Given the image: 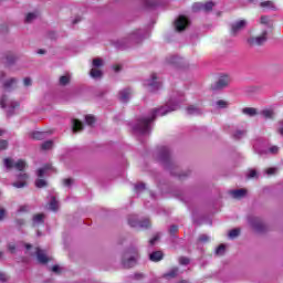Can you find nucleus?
I'll list each match as a JSON object with an SVG mask.
<instances>
[{"instance_id": "obj_57", "label": "nucleus", "mask_w": 283, "mask_h": 283, "mask_svg": "<svg viewBox=\"0 0 283 283\" xmlns=\"http://www.w3.org/2000/svg\"><path fill=\"white\" fill-rule=\"evenodd\" d=\"M258 176V171L251 170L250 174L248 175V178H255Z\"/></svg>"}, {"instance_id": "obj_48", "label": "nucleus", "mask_w": 283, "mask_h": 283, "mask_svg": "<svg viewBox=\"0 0 283 283\" xmlns=\"http://www.w3.org/2000/svg\"><path fill=\"white\" fill-rule=\"evenodd\" d=\"M23 85H24V87H30V85H32V78L24 77Z\"/></svg>"}, {"instance_id": "obj_4", "label": "nucleus", "mask_w": 283, "mask_h": 283, "mask_svg": "<svg viewBox=\"0 0 283 283\" xmlns=\"http://www.w3.org/2000/svg\"><path fill=\"white\" fill-rule=\"evenodd\" d=\"M268 36H269V31L263 30L261 32V35L251 36L247 40V42L249 45H251V48H254L255 45H264V43H266Z\"/></svg>"}, {"instance_id": "obj_45", "label": "nucleus", "mask_w": 283, "mask_h": 283, "mask_svg": "<svg viewBox=\"0 0 283 283\" xmlns=\"http://www.w3.org/2000/svg\"><path fill=\"white\" fill-rule=\"evenodd\" d=\"M93 65H94V67H102V65H103V60L102 59H94L93 60Z\"/></svg>"}, {"instance_id": "obj_14", "label": "nucleus", "mask_w": 283, "mask_h": 283, "mask_svg": "<svg viewBox=\"0 0 283 283\" xmlns=\"http://www.w3.org/2000/svg\"><path fill=\"white\" fill-rule=\"evenodd\" d=\"M163 258H165V254L163 253V251H155L149 254L150 262H160V260H163Z\"/></svg>"}, {"instance_id": "obj_24", "label": "nucleus", "mask_w": 283, "mask_h": 283, "mask_svg": "<svg viewBox=\"0 0 283 283\" xmlns=\"http://www.w3.org/2000/svg\"><path fill=\"white\" fill-rule=\"evenodd\" d=\"M13 167H14L15 169H18V171H23V170L25 169V167H27L25 160L19 159V160L13 165Z\"/></svg>"}, {"instance_id": "obj_47", "label": "nucleus", "mask_w": 283, "mask_h": 283, "mask_svg": "<svg viewBox=\"0 0 283 283\" xmlns=\"http://www.w3.org/2000/svg\"><path fill=\"white\" fill-rule=\"evenodd\" d=\"M8 249L10 251V253H17V244L14 243H9L8 244Z\"/></svg>"}, {"instance_id": "obj_62", "label": "nucleus", "mask_w": 283, "mask_h": 283, "mask_svg": "<svg viewBox=\"0 0 283 283\" xmlns=\"http://www.w3.org/2000/svg\"><path fill=\"white\" fill-rule=\"evenodd\" d=\"M113 70H115L116 72H120V65H114Z\"/></svg>"}, {"instance_id": "obj_8", "label": "nucleus", "mask_w": 283, "mask_h": 283, "mask_svg": "<svg viewBox=\"0 0 283 283\" xmlns=\"http://www.w3.org/2000/svg\"><path fill=\"white\" fill-rule=\"evenodd\" d=\"M188 25H189V20L185 15H180L175 22V28L177 32H182L187 30Z\"/></svg>"}, {"instance_id": "obj_21", "label": "nucleus", "mask_w": 283, "mask_h": 283, "mask_svg": "<svg viewBox=\"0 0 283 283\" xmlns=\"http://www.w3.org/2000/svg\"><path fill=\"white\" fill-rule=\"evenodd\" d=\"M260 7L266 10H275V4L271 0L261 2Z\"/></svg>"}, {"instance_id": "obj_29", "label": "nucleus", "mask_w": 283, "mask_h": 283, "mask_svg": "<svg viewBox=\"0 0 283 283\" xmlns=\"http://www.w3.org/2000/svg\"><path fill=\"white\" fill-rule=\"evenodd\" d=\"M90 74H91L92 78H101V76H103V72L97 69H92Z\"/></svg>"}, {"instance_id": "obj_25", "label": "nucleus", "mask_w": 283, "mask_h": 283, "mask_svg": "<svg viewBox=\"0 0 283 283\" xmlns=\"http://www.w3.org/2000/svg\"><path fill=\"white\" fill-rule=\"evenodd\" d=\"M31 138L33 140H43V138H45V133H43V132H33L31 134Z\"/></svg>"}, {"instance_id": "obj_53", "label": "nucleus", "mask_w": 283, "mask_h": 283, "mask_svg": "<svg viewBox=\"0 0 283 283\" xmlns=\"http://www.w3.org/2000/svg\"><path fill=\"white\" fill-rule=\"evenodd\" d=\"M17 227H23L25 224V219H15Z\"/></svg>"}, {"instance_id": "obj_58", "label": "nucleus", "mask_w": 283, "mask_h": 283, "mask_svg": "<svg viewBox=\"0 0 283 283\" xmlns=\"http://www.w3.org/2000/svg\"><path fill=\"white\" fill-rule=\"evenodd\" d=\"M266 174L268 176H273V174H275V168H268Z\"/></svg>"}, {"instance_id": "obj_20", "label": "nucleus", "mask_w": 283, "mask_h": 283, "mask_svg": "<svg viewBox=\"0 0 283 283\" xmlns=\"http://www.w3.org/2000/svg\"><path fill=\"white\" fill-rule=\"evenodd\" d=\"M242 114H245V116H256L258 109L253 107H245L242 109Z\"/></svg>"}, {"instance_id": "obj_51", "label": "nucleus", "mask_w": 283, "mask_h": 283, "mask_svg": "<svg viewBox=\"0 0 283 283\" xmlns=\"http://www.w3.org/2000/svg\"><path fill=\"white\" fill-rule=\"evenodd\" d=\"M244 134H247V132L244 130H237L234 134V138H242V136H244Z\"/></svg>"}, {"instance_id": "obj_6", "label": "nucleus", "mask_w": 283, "mask_h": 283, "mask_svg": "<svg viewBox=\"0 0 283 283\" xmlns=\"http://www.w3.org/2000/svg\"><path fill=\"white\" fill-rule=\"evenodd\" d=\"M158 77L156 76V73L151 74V80H147L145 82L146 87H148V92H157V90H160V83L157 82Z\"/></svg>"}, {"instance_id": "obj_61", "label": "nucleus", "mask_w": 283, "mask_h": 283, "mask_svg": "<svg viewBox=\"0 0 283 283\" xmlns=\"http://www.w3.org/2000/svg\"><path fill=\"white\" fill-rule=\"evenodd\" d=\"M6 218V209L0 208V220H3Z\"/></svg>"}, {"instance_id": "obj_30", "label": "nucleus", "mask_w": 283, "mask_h": 283, "mask_svg": "<svg viewBox=\"0 0 283 283\" xmlns=\"http://www.w3.org/2000/svg\"><path fill=\"white\" fill-rule=\"evenodd\" d=\"M238 235H240V229L239 228L230 230V232H229V239L230 240H235V238H238Z\"/></svg>"}, {"instance_id": "obj_23", "label": "nucleus", "mask_w": 283, "mask_h": 283, "mask_svg": "<svg viewBox=\"0 0 283 283\" xmlns=\"http://www.w3.org/2000/svg\"><path fill=\"white\" fill-rule=\"evenodd\" d=\"M216 3L213 1H207L203 3V12H212Z\"/></svg>"}, {"instance_id": "obj_26", "label": "nucleus", "mask_w": 283, "mask_h": 283, "mask_svg": "<svg viewBox=\"0 0 283 283\" xmlns=\"http://www.w3.org/2000/svg\"><path fill=\"white\" fill-rule=\"evenodd\" d=\"M51 211H59V201H56V197L51 198V202L49 203Z\"/></svg>"}, {"instance_id": "obj_41", "label": "nucleus", "mask_w": 283, "mask_h": 283, "mask_svg": "<svg viewBox=\"0 0 283 283\" xmlns=\"http://www.w3.org/2000/svg\"><path fill=\"white\" fill-rule=\"evenodd\" d=\"M7 103H8V96L2 95L1 98H0V107H2V109H6Z\"/></svg>"}, {"instance_id": "obj_19", "label": "nucleus", "mask_w": 283, "mask_h": 283, "mask_svg": "<svg viewBox=\"0 0 283 283\" xmlns=\"http://www.w3.org/2000/svg\"><path fill=\"white\" fill-rule=\"evenodd\" d=\"M14 61H17V56H14V54H12V53H8V54L3 57V63H6L7 65H12V64H14Z\"/></svg>"}, {"instance_id": "obj_37", "label": "nucleus", "mask_w": 283, "mask_h": 283, "mask_svg": "<svg viewBox=\"0 0 283 283\" xmlns=\"http://www.w3.org/2000/svg\"><path fill=\"white\" fill-rule=\"evenodd\" d=\"M262 116H264V118H273V111L272 109H263Z\"/></svg>"}, {"instance_id": "obj_55", "label": "nucleus", "mask_w": 283, "mask_h": 283, "mask_svg": "<svg viewBox=\"0 0 283 283\" xmlns=\"http://www.w3.org/2000/svg\"><path fill=\"white\" fill-rule=\"evenodd\" d=\"M199 242H209V237H207L206 234L200 235L198 239Z\"/></svg>"}, {"instance_id": "obj_63", "label": "nucleus", "mask_w": 283, "mask_h": 283, "mask_svg": "<svg viewBox=\"0 0 283 283\" xmlns=\"http://www.w3.org/2000/svg\"><path fill=\"white\" fill-rule=\"evenodd\" d=\"M24 247H25L27 251H30V249H32V244H30V243H25Z\"/></svg>"}, {"instance_id": "obj_32", "label": "nucleus", "mask_w": 283, "mask_h": 283, "mask_svg": "<svg viewBox=\"0 0 283 283\" xmlns=\"http://www.w3.org/2000/svg\"><path fill=\"white\" fill-rule=\"evenodd\" d=\"M192 11L202 12L203 11V3L202 2H195L192 4Z\"/></svg>"}, {"instance_id": "obj_15", "label": "nucleus", "mask_w": 283, "mask_h": 283, "mask_svg": "<svg viewBox=\"0 0 283 283\" xmlns=\"http://www.w3.org/2000/svg\"><path fill=\"white\" fill-rule=\"evenodd\" d=\"M129 96H132V90L129 88L119 92V101L122 103H127L129 101Z\"/></svg>"}, {"instance_id": "obj_38", "label": "nucleus", "mask_w": 283, "mask_h": 283, "mask_svg": "<svg viewBox=\"0 0 283 283\" xmlns=\"http://www.w3.org/2000/svg\"><path fill=\"white\" fill-rule=\"evenodd\" d=\"M36 18V13H28L25 17V23H32L34 19Z\"/></svg>"}, {"instance_id": "obj_11", "label": "nucleus", "mask_w": 283, "mask_h": 283, "mask_svg": "<svg viewBox=\"0 0 283 283\" xmlns=\"http://www.w3.org/2000/svg\"><path fill=\"white\" fill-rule=\"evenodd\" d=\"M35 255L40 264H48L50 262V258H48V254L41 248H35Z\"/></svg>"}, {"instance_id": "obj_50", "label": "nucleus", "mask_w": 283, "mask_h": 283, "mask_svg": "<svg viewBox=\"0 0 283 283\" xmlns=\"http://www.w3.org/2000/svg\"><path fill=\"white\" fill-rule=\"evenodd\" d=\"M279 151H280V147L277 146H272L269 148L270 154H279Z\"/></svg>"}, {"instance_id": "obj_64", "label": "nucleus", "mask_w": 283, "mask_h": 283, "mask_svg": "<svg viewBox=\"0 0 283 283\" xmlns=\"http://www.w3.org/2000/svg\"><path fill=\"white\" fill-rule=\"evenodd\" d=\"M78 22H81V18H75V19L73 20V24H74V25H76V23H78Z\"/></svg>"}, {"instance_id": "obj_40", "label": "nucleus", "mask_w": 283, "mask_h": 283, "mask_svg": "<svg viewBox=\"0 0 283 283\" xmlns=\"http://www.w3.org/2000/svg\"><path fill=\"white\" fill-rule=\"evenodd\" d=\"M8 140L0 139V151H6V149H8Z\"/></svg>"}, {"instance_id": "obj_34", "label": "nucleus", "mask_w": 283, "mask_h": 283, "mask_svg": "<svg viewBox=\"0 0 283 283\" xmlns=\"http://www.w3.org/2000/svg\"><path fill=\"white\" fill-rule=\"evenodd\" d=\"M86 125H94L96 123V117L93 115H86L85 116Z\"/></svg>"}, {"instance_id": "obj_22", "label": "nucleus", "mask_w": 283, "mask_h": 283, "mask_svg": "<svg viewBox=\"0 0 283 283\" xmlns=\"http://www.w3.org/2000/svg\"><path fill=\"white\" fill-rule=\"evenodd\" d=\"M83 129V123L78 119H73V132L76 134V132H82Z\"/></svg>"}, {"instance_id": "obj_33", "label": "nucleus", "mask_w": 283, "mask_h": 283, "mask_svg": "<svg viewBox=\"0 0 283 283\" xmlns=\"http://www.w3.org/2000/svg\"><path fill=\"white\" fill-rule=\"evenodd\" d=\"M35 187H38V189H43V187H48V181H45V179H38L35 180Z\"/></svg>"}, {"instance_id": "obj_42", "label": "nucleus", "mask_w": 283, "mask_h": 283, "mask_svg": "<svg viewBox=\"0 0 283 283\" xmlns=\"http://www.w3.org/2000/svg\"><path fill=\"white\" fill-rule=\"evenodd\" d=\"M189 258L187 256H180L179 258V264H181L182 266H187V264H189Z\"/></svg>"}, {"instance_id": "obj_60", "label": "nucleus", "mask_w": 283, "mask_h": 283, "mask_svg": "<svg viewBox=\"0 0 283 283\" xmlns=\"http://www.w3.org/2000/svg\"><path fill=\"white\" fill-rule=\"evenodd\" d=\"M0 282H8V276L3 273H0Z\"/></svg>"}, {"instance_id": "obj_5", "label": "nucleus", "mask_w": 283, "mask_h": 283, "mask_svg": "<svg viewBox=\"0 0 283 283\" xmlns=\"http://www.w3.org/2000/svg\"><path fill=\"white\" fill-rule=\"evenodd\" d=\"M128 224L129 227H140V229H149V227H151V221H149V219L138 221L133 217L128 219Z\"/></svg>"}, {"instance_id": "obj_36", "label": "nucleus", "mask_w": 283, "mask_h": 283, "mask_svg": "<svg viewBox=\"0 0 283 283\" xmlns=\"http://www.w3.org/2000/svg\"><path fill=\"white\" fill-rule=\"evenodd\" d=\"M4 166L7 167V169H12L14 167V161L11 158H6Z\"/></svg>"}, {"instance_id": "obj_13", "label": "nucleus", "mask_w": 283, "mask_h": 283, "mask_svg": "<svg viewBox=\"0 0 283 283\" xmlns=\"http://www.w3.org/2000/svg\"><path fill=\"white\" fill-rule=\"evenodd\" d=\"M250 224L258 231L259 233H262L264 231V223L259 218H252L250 219Z\"/></svg>"}, {"instance_id": "obj_18", "label": "nucleus", "mask_w": 283, "mask_h": 283, "mask_svg": "<svg viewBox=\"0 0 283 283\" xmlns=\"http://www.w3.org/2000/svg\"><path fill=\"white\" fill-rule=\"evenodd\" d=\"M50 169H52V165H50V164H46L42 168H39L38 177L43 178L45 176V174H48V171H50Z\"/></svg>"}, {"instance_id": "obj_17", "label": "nucleus", "mask_w": 283, "mask_h": 283, "mask_svg": "<svg viewBox=\"0 0 283 283\" xmlns=\"http://www.w3.org/2000/svg\"><path fill=\"white\" fill-rule=\"evenodd\" d=\"M178 268H172L169 272L164 274L166 280H174V277H178Z\"/></svg>"}, {"instance_id": "obj_39", "label": "nucleus", "mask_w": 283, "mask_h": 283, "mask_svg": "<svg viewBox=\"0 0 283 283\" xmlns=\"http://www.w3.org/2000/svg\"><path fill=\"white\" fill-rule=\"evenodd\" d=\"M226 249H227V248L224 247V244H220V245L216 249V254H217V255H223Z\"/></svg>"}, {"instance_id": "obj_35", "label": "nucleus", "mask_w": 283, "mask_h": 283, "mask_svg": "<svg viewBox=\"0 0 283 283\" xmlns=\"http://www.w3.org/2000/svg\"><path fill=\"white\" fill-rule=\"evenodd\" d=\"M69 83H70V76H67V75H62V76L60 77V85L65 86V85H67Z\"/></svg>"}, {"instance_id": "obj_49", "label": "nucleus", "mask_w": 283, "mask_h": 283, "mask_svg": "<svg viewBox=\"0 0 283 283\" xmlns=\"http://www.w3.org/2000/svg\"><path fill=\"white\" fill-rule=\"evenodd\" d=\"M21 213H28V206H21L18 210V216H21Z\"/></svg>"}, {"instance_id": "obj_9", "label": "nucleus", "mask_w": 283, "mask_h": 283, "mask_svg": "<svg viewBox=\"0 0 283 283\" xmlns=\"http://www.w3.org/2000/svg\"><path fill=\"white\" fill-rule=\"evenodd\" d=\"M230 83L229 76L223 75L219 77V80L211 85V90H224Z\"/></svg>"}, {"instance_id": "obj_59", "label": "nucleus", "mask_w": 283, "mask_h": 283, "mask_svg": "<svg viewBox=\"0 0 283 283\" xmlns=\"http://www.w3.org/2000/svg\"><path fill=\"white\" fill-rule=\"evenodd\" d=\"M52 271L53 273H61V268H59V265H53Z\"/></svg>"}, {"instance_id": "obj_28", "label": "nucleus", "mask_w": 283, "mask_h": 283, "mask_svg": "<svg viewBox=\"0 0 283 283\" xmlns=\"http://www.w3.org/2000/svg\"><path fill=\"white\" fill-rule=\"evenodd\" d=\"M187 113L190 115L200 114V108H198L196 105H190L187 107Z\"/></svg>"}, {"instance_id": "obj_43", "label": "nucleus", "mask_w": 283, "mask_h": 283, "mask_svg": "<svg viewBox=\"0 0 283 283\" xmlns=\"http://www.w3.org/2000/svg\"><path fill=\"white\" fill-rule=\"evenodd\" d=\"M217 105H218V107H220L221 109H224V108H227V107L229 106V104H228L224 99H219V101L217 102Z\"/></svg>"}, {"instance_id": "obj_12", "label": "nucleus", "mask_w": 283, "mask_h": 283, "mask_svg": "<svg viewBox=\"0 0 283 283\" xmlns=\"http://www.w3.org/2000/svg\"><path fill=\"white\" fill-rule=\"evenodd\" d=\"M45 224V214L36 213L32 218V227H43Z\"/></svg>"}, {"instance_id": "obj_3", "label": "nucleus", "mask_w": 283, "mask_h": 283, "mask_svg": "<svg viewBox=\"0 0 283 283\" xmlns=\"http://www.w3.org/2000/svg\"><path fill=\"white\" fill-rule=\"evenodd\" d=\"M159 160L163 163L165 169L171 170V157L169 155V148L163 146L159 149Z\"/></svg>"}, {"instance_id": "obj_54", "label": "nucleus", "mask_w": 283, "mask_h": 283, "mask_svg": "<svg viewBox=\"0 0 283 283\" xmlns=\"http://www.w3.org/2000/svg\"><path fill=\"white\" fill-rule=\"evenodd\" d=\"M159 239H160V237L155 235L153 239L149 240V244H150L151 247H154V244H156V242H158Z\"/></svg>"}, {"instance_id": "obj_2", "label": "nucleus", "mask_w": 283, "mask_h": 283, "mask_svg": "<svg viewBox=\"0 0 283 283\" xmlns=\"http://www.w3.org/2000/svg\"><path fill=\"white\" fill-rule=\"evenodd\" d=\"M125 258L127 260H123L122 264L124 269H132L136 264V258H138V251L136 249H130L128 252L125 253Z\"/></svg>"}, {"instance_id": "obj_7", "label": "nucleus", "mask_w": 283, "mask_h": 283, "mask_svg": "<svg viewBox=\"0 0 283 283\" xmlns=\"http://www.w3.org/2000/svg\"><path fill=\"white\" fill-rule=\"evenodd\" d=\"M28 178H30L28 174L20 172L18 175V181H14L12 187H15V189H23V187H28Z\"/></svg>"}, {"instance_id": "obj_56", "label": "nucleus", "mask_w": 283, "mask_h": 283, "mask_svg": "<svg viewBox=\"0 0 283 283\" xmlns=\"http://www.w3.org/2000/svg\"><path fill=\"white\" fill-rule=\"evenodd\" d=\"M261 23H262V25H266L269 23V17L262 15L261 17Z\"/></svg>"}, {"instance_id": "obj_27", "label": "nucleus", "mask_w": 283, "mask_h": 283, "mask_svg": "<svg viewBox=\"0 0 283 283\" xmlns=\"http://www.w3.org/2000/svg\"><path fill=\"white\" fill-rule=\"evenodd\" d=\"M54 146V142L52 140H46L41 145V149L43 151H48V149H52V147Z\"/></svg>"}, {"instance_id": "obj_31", "label": "nucleus", "mask_w": 283, "mask_h": 283, "mask_svg": "<svg viewBox=\"0 0 283 283\" xmlns=\"http://www.w3.org/2000/svg\"><path fill=\"white\" fill-rule=\"evenodd\" d=\"M17 78L12 77L9 81H6L3 84L4 90H10L13 85H15Z\"/></svg>"}, {"instance_id": "obj_52", "label": "nucleus", "mask_w": 283, "mask_h": 283, "mask_svg": "<svg viewBox=\"0 0 283 283\" xmlns=\"http://www.w3.org/2000/svg\"><path fill=\"white\" fill-rule=\"evenodd\" d=\"M135 191H145V184H139L135 186Z\"/></svg>"}, {"instance_id": "obj_16", "label": "nucleus", "mask_w": 283, "mask_h": 283, "mask_svg": "<svg viewBox=\"0 0 283 283\" xmlns=\"http://www.w3.org/2000/svg\"><path fill=\"white\" fill-rule=\"evenodd\" d=\"M231 196L233 198H235L237 200H240V199L244 198V196H247V189L241 188V189L232 190Z\"/></svg>"}, {"instance_id": "obj_46", "label": "nucleus", "mask_w": 283, "mask_h": 283, "mask_svg": "<svg viewBox=\"0 0 283 283\" xmlns=\"http://www.w3.org/2000/svg\"><path fill=\"white\" fill-rule=\"evenodd\" d=\"M177 232H178V226L176 224L171 226L169 229L170 235H176Z\"/></svg>"}, {"instance_id": "obj_10", "label": "nucleus", "mask_w": 283, "mask_h": 283, "mask_svg": "<svg viewBox=\"0 0 283 283\" xmlns=\"http://www.w3.org/2000/svg\"><path fill=\"white\" fill-rule=\"evenodd\" d=\"M247 28V20H239L235 23L231 24V34L232 36H235L238 32L241 30H244Z\"/></svg>"}, {"instance_id": "obj_44", "label": "nucleus", "mask_w": 283, "mask_h": 283, "mask_svg": "<svg viewBox=\"0 0 283 283\" xmlns=\"http://www.w3.org/2000/svg\"><path fill=\"white\" fill-rule=\"evenodd\" d=\"M73 184H74V179L72 178L63 179L64 187H72Z\"/></svg>"}, {"instance_id": "obj_1", "label": "nucleus", "mask_w": 283, "mask_h": 283, "mask_svg": "<svg viewBox=\"0 0 283 283\" xmlns=\"http://www.w3.org/2000/svg\"><path fill=\"white\" fill-rule=\"evenodd\" d=\"M176 111V106L169 109H166L165 107L155 108L151 112V116L148 118H139L137 119V124L134 126V132H137V134H147L149 132V125L156 120V116H167L169 112Z\"/></svg>"}]
</instances>
